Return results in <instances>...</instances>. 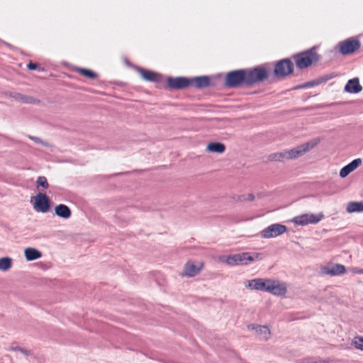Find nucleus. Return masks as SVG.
<instances>
[{
	"label": "nucleus",
	"instance_id": "4be33fe9",
	"mask_svg": "<svg viewBox=\"0 0 363 363\" xmlns=\"http://www.w3.org/2000/svg\"><path fill=\"white\" fill-rule=\"evenodd\" d=\"M219 259L221 262L225 263L230 266L238 265L237 254L227 256L223 255L220 257Z\"/></svg>",
	"mask_w": 363,
	"mask_h": 363
},
{
	"label": "nucleus",
	"instance_id": "39448f33",
	"mask_svg": "<svg viewBox=\"0 0 363 363\" xmlns=\"http://www.w3.org/2000/svg\"><path fill=\"white\" fill-rule=\"evenodd\" d=\"M361 47L360 41L357 37H350L340 41L335 49L342 56L354 54Z\"/></svg>",
	"mask_w": 363,
	"mask_h": 363
},
{
	"label": "nucleus",
	"instance_id": "2f4dec72",
	"mask_svg": "<svg viewBox=\"0 0 363 363\" xmlns=\"http://www.w3.org/2000/svg\"><path fill=\"white\" fill-rule=\"evenodd\" d=\"M27 68L29 69V70H36V69H39V70H43V68H40V66L38 63H36V62H30L28 65H27Z\"/></svg>",
	"mask_w": 363,
	"mask_h": 363
},
{
	"label": "nucleus",
	"instance_id": "393cba45",
	"mask_svg": "<svg viewBox=\"0 0 363 363\" xmlns=\"http://www.w3.org/2000/svg\"><path fill=\"white\" fill-rule=\"evenodd\" d=\"M12 259L9 257L0 258V270L6 271L11 267Z\"/></svg>",
	"mask_w": 363,
	"mask_h": 363
},
{
	"label": "nucleus",
	"instance_id": "aec40b11",
	"mask_svg": "<svg viewBox=\"0 0 363 363\" xmlns=\"http://www.w3.org/2000/svg\"><path fill=\"white\" fill-rule=\"evenodd\" d=\"M199 272V269L193 263L188 262L184 266V275L192 277Z\"/></svg>",
	"mask_w": 363,
	"mask_h": 363
},
{
	"label": "nucleus",
	"instance_id": "7ed1b4c3",
	"mask_svg": "<svg viewBox=\"0 0 363 363\" xmlns=\"http://www.w3.org/2000/svg\"><path fill=\"white\" fill-rule=\"evenodd\" d=\"M292 58L294 60L296 67L300 69L310 67L313 62H318L320 59L314 48L295 54L292 56Z\"/></svg>",
	"mask_w": 363,
	"mask_h": 363
},
{
	"label": "nucleus",
	"instance_id": "c756f323",
	"mask_svg": "<svg viewBox=\"0 0 363 363\" xmlns=\"http://www.w3.org/2000/svg\"><path fill=\"white\" fill-rule=\"evenodd\" d=\"M36 183L38 186H41L43 189H48L49 187L47 179L44 176L38 177Z\"/></svg>",
	"mask_w": 363,
	"mask_h": 363
},
{
	"label": "nucleus",
	"instance_id": "f3484780",
	"mask_svg": "<svg viewBox=\"0 0 363 363\" xmlns=\"http://www.w3.org/2000/svg\"><path fill=\"white\" fill-rule=\"evenodd\" d=\"M55 213L60 218L67 219L71 217L72 211L65 204H59L55 207Z\"/></svg>",
	"mask_w": 363,
	"mask_h": 363
},
{
	"label": "nucleus",
	"instance_id": "4c0bfd02",
	"mask_svg": "<svg viewBox=\"0 0 363 363\" xmlns=\"http://www.w3.org/2000/svg\"><path fill=\"white\" fill-rule=\"evenodd\" d=\"M317 363H329V360H327V359H319V360H317Z\"/></svg>",
	"mask_w": 363,
	"mask_h": 363
},
{
	"label": "nucleus",
	"instance_id": "9b49d317",
	"mask_svg": "<svg viewBox=\"0 0 363 363\" xmlns=\"http://www.w3.org/2000/svg\"><path fill=\"white\" fill-rule=\"evenodd\" d=\"M313 145H310V143H305L301 145L296 148L291 149L289 150L285 151L286 159H294L299 156H301L306 152H308L310 148L313 147Z\"/></svg>",
	"mask_w": 363,
	"mask_h": 363
},
{
	"label": "nucleus",
	"instance_id": "ddd939ff",
	"mask_svg": "<svg viewBox=\"0 0 363 363\" xmlns=\"http://www.w3.org/2000/svg\"><path fill=\"white\" fill-rule=\"evenodd\" d=\"M345 267L341 264H335L331 266L325 267L322 269V272L330 276H338L345 274Z\"/></svg>",
	"mask_w": 363,
	"mask_h": 363
},
{
	"label": "nucleus",
	"instance_id": "bb28decb",
	"mask_svg": "<svg viewBox=\"0 0 363 363\" xmlns=\"http://www.w3.org/2000/svg\"><path fill=\"white\" fill-rule=\"evenodd\" d=\"M77 72L89 79H96L98 76L96 72L86 68H77Z\"/></svg>",
	"mask_w": 363,
	"mask_h": 363
},
{
	"label": "nucleus",
	"instance_id": "6e6552de",
	"mask_svg": "<svg viewBox=\"0 0 363 363\" xmlns=\"http://www.w3.org/2000/svg\"><path fill=\"white\" fill-rule=\"evenodd\" d=\"M286 230L287 228L286 225L280 223H274L261 230L259 235L262 238L269 239L281 235Z\"/></svg>",
	"mask_w": 363,
	"mask_h": 363
},
{
	"label": "nucleus",
	"instance_id": "412c9836",
	"mask_svg": "<svg viewBox=\"0 0 363 363\" xmlns=\"http://www.w3.org/2000/svg\"><path fill=\"white\" fill-rule=\"evenodd\" d=\"M347 211L349 213L362 212L363 202L350 201L347 206Z\"/></svg>",
	"mask_w": 363,
	"mask_h": 363
},
{
	"label": "nucleus",
	"instance_id": "b1692460",
	"mask_svg": "<svg viewBox=\"0 0 363 363\" xmlns=\"http://www.w3.org/2000/svg\"><path fill=\"white\" fill-rule=\"evenodd\" d=\"M13 97H14L16 99L21 100L23 102L26 104H35L38 103L39 101L34 99L32 96H25L21 94L15 93L13 95H12Z\"/></svg>",
	"mask_w": 363,
	"mask_h": 363
},
{
	"label": "nucleus",
	"instance_id": "9d476101",
	"mask_svg": "<svg viewBox=\"0 0 363 363\" xmlns=\"http://www.w3.org/2000/svg\"><path fill=\"white\" fill-rule=\"evenodd\" d=\"M190 86L189 78L185 77L167 78V87L169 89L179 90Z\"/></svg>",
	"mask_w": 363,
	"mask_h": 363
},
{
	"label": "nucleus",
	"instance_id": "a211bd4d",
	"mask_svg": "<svg viewBox=\"0 0 363 363\" xmlns=\"http://www.w3.org/2000/svg\"><path fill=\"white\" fill-rule=\"evenodd\" d=\"M24 256L27 261H33L43 256L42 252L33 247H27L24 250Z\"/></svg>",
	"mask_w": 363,
	"mask_h": 363
},
{
	"label": "nucleus",
	"instance_id": "473e14b6",
	"mask_svg": "<svg viewBox=\"0 0 363 363\" xmlns=\"http://www.w3.org/2000/svg\"><path fill=\"white\" fill-rule=\"evenodd\" d=\"M30 138L32 140H33L35 143H40V144H41L42 145H43L45 147H49L50 146L48 143L43 141L40 138H38V137H35V136H30Z\"/></svg>",
	"mask_w": 363,
	"mask_h": 363
},
{
	"label": "nucleus",
	"instance_id": "2eb2a0df",
	"mask_svg": "<svg viewBox=\"0 0 363 363\" xmlns=\"http://www.w3.org/2000/svg\"><path fill=\"white\" fill-rule=\"evenodd\" d=\"M362 90V87L357 77L349 79L344 87V91L350 94H358Z\"/></svg>",
	"mask_w": 363,
	"mask_h": 363
},
{
	"label": "nucleus",
	"instance_id": "72a5a7b5",
	"mask_svg": "<svg viewBox=\"0 0 363 363\" xmlns=\"http://www.w3.org/2000/svg\"><path fill=\"white\" fill-rule=\"evenodd\" d=\"M10 350L21 352V353H23V354H25L26 356H28L30 354L29 351H28L27 350H26L24 348L20 347H11Z\"/></svg>",
	"mask_w": 363,
	"mask_h": 363
},
{
	"label": "nucleus",
	"instance_id": "7c9ffc66",
	"mask_svg": "<svg viewBox=\"0 0 363 363\" xmlns=\"http://www.w3.org/2000/svg\"><path fill=\"white\" fill-rule=\"evenodd\" d=\"M251 259L250 260V263L255 262L256 260H262L264 257V255L263 253L259 252H250Z\"/></svg>",
	"mask_w": 363,
	"mask_h": 363
},
{
	"label": "nucleus",
	"instance_id": "6ab92c4d",
	"mask_svg": "<svg viewBox=\"0 0 363 363\" xmlns=\"http://www.w3.org/2000/svg\"><path fill=\"white\" fill-rule=\"evenodd\" d=\"M206 150L210 152L220 154L225 150V146L222 143L213 142L208 144Z\"/></svg>",
	"mask_w": 363,
	"mask_h": 363
},
{
	"label": "nucleus",
	"instance_id": "0eeeda50",
	"mask_svg": "<svg viewBox=\"0 0 363 363\" xmlns=\"http://www.w3.org/2000/svg\"><path fill=\"white\" fill-rule=\"evenodd\" d=\"M324 217L322 213L318 214L305 213L297 216L292 219V222L296 225H306L308 224H316Z\"/></svg>",
	"mask_w": 363,
	"mask_h": 363
},
{
	"label": "nucleus",
	"instance_id": "f8f14e48",
	"mask_svg": "<svg viewBox=\"0 0 363 363\" xmlns=\"http://www.w3.org/2000/svg\"><path fill=\"white\" fill-rule=\"evenodd\" d=\"M137 70L140 74L143 79L147 82H160L162 81V75L160 74L140 67H137Z\"/></svg>",
	"mask_w": 363,
	"mask_h": 363
},
{
	"label": "nucleus",
	"instance_id": "20e7f679",
	"mask_svg": "<svg viewBox=\"0 0 363 363\" xmlns=\"http://www.w3.org/2000/svg\"><path fill=\"white\" fill-rule=\"evenodd\" d=\"M247 87L262 82L269 77L268 70L262 65L245 69Z\"/></svg>",
	"mask_w": 363,
	"mask_h": 363
},
{
	"label": "nucleus",
	"instance_id": "f257e3e1",
	"mask_svg": "<svg viewBox=\"0 0 363 363\" xmlns=\"http://www.w3.org/2000/svg\"><path fill=\"white\" fill-rule=\"evenodd\" d=\"M245 287L250 290L268 292L277 296H283L286 293V285L284 282L272 279L257 278L248 280Z\"/></svg>",
	"mask_w": 363,
	"mask_h": 363
},
{
	"label": "nucleus",
	"instance_id": "e433bc0d",
	"mask_svg": "<svg viewBox=\"0 0 363 363\" xmlns=\"http://www.w3.org/2000/svg\"><path fill=\"white\" fill-rule=\"evenodd\" d=\"M316 82V79L315 80H313L311 82H308L307 83H306L303 87H311V86H317L318 84H315Z\"/></svg>",
	"mask_w": 363,
	"mask_h": 363
},
{
	"label": "nucleus",
	"instance_id": "c9c22d12",
	"mask_svg": "<svg viewBox=\"0 0 363 363\" xmlns=\"http://www.w3.org/2000/svg\"><path fill=\"white\" fill-rule=\"evenodd\" d=\"M329 79H330V77L328 76L321 77L318 79H316V82L315 84H320L323 82H327Z\"/></svg>",
	"mask_w": 363,
	"mask_h": 363
},
{
	"label": "nucleus",
	"instance_id": "cd10ccee",
	"mask_svg": "<svg viewBox=\"0 0 363 363\" xmlns=\"http://www.w3.org/2000/svg\"><path fill=\"white\" fill-rule=\"evenodd\" d=\"M268 159L270 161L282 162L284 160H286V155H285V151L280 152L272 153V154L269 155Z\"/></svg>",
	"mask_w": 363,
	"mask_h": 363
},
{
	"label": "nucleus",
	"instance_id": "f704fd0d",
	"mask_svg": "<svg viewBox=\"0 0 363 363\" xmlns=\"http://www.w3.org/2000/svg\"><path fill=\"white\" fill-rule=\"evenodd\" d=\"M240 201H243V200H246V201H252L255 199V195L252 194H249L246 196H240Z\"/></svg>",
	"mask_w": 363,
	"mask_h": 363
},
{
	"label": "nucleus",
	"instance_id": "c85d7f7f",
	"mask_svg": "<svg viewBox=\"0 0 363 363\" xmlns=\"http://www.w3.org/2000/svg\"><path fill=\"white\" fill-rule=\"evenodd\" d=\"M352 345H354V347L356 349L363 351V337H362L357 336V337H354V339L352 340Z\"/></svg>",
	"mask_w": 363,
	"mask_h": 363
},
{
	"label": "nucleus",
	"instance_id": "a878e982",
	"mask_svg": "<svg viewBox=\"0 0 363 363\" xmlns=\"http://www.w3.org/2000/svg\"><path fill=\"white\" fill-rule=\"evenodd\" d=\"M257 333L260 336L261 339L267 340L270 336L269 329L267 326H258Z\"/></svg>",
	"mask_w": 363,
	"mask_h": 363
},
{
	"label": "nucleus",
	"instance_id": "1a4fd4ad",
	"mask_svg": "<svg viewBox=\"0 0 363 363\" xmlns=\"http://www.w3.org/2000/svg\"><path fill=\"white\" fill-rule=\"evenodd\" d=\"M35 202L33 208L37 212L47 213L50 208V201L49 197L44 193H38L34 197Z\"/></svg>",
	"mask_w": 363,
	"mask_h": 363
},
{
	"label": "nucleus",
	"instance_id": "4468645a",
	"mask_svg": "<svg viewBox=\"0 0 363 363\" xmlns=\"http://www.w3.org/2000/svg\"><path fill=\"white\" fill-rule=\"evenodd\" d=\"M190 86L197 89H203L211 85L210 78L208 76H199L189 78Z\"/></svg>",
	"mask_w": 363,
	"mask_h": 363
},
{
	"label": "nucleus",
	"instance_id": "f03ea898",
	"mask_svg": "<svg viewBox=\"0 0 363 363\" xmlns=\"http://www.w3.org/2000/svg\"><path fill=\"white\" fill-rule=\"evenodd\" d=\"M225 86L230 89L247 87L245 69H240L228 72L225 77Z\"/></svg>",
	"mask_w": 363,
	"mask_h": 363
},
{
	"label": "nucleus",
	"instance_id": "5701e85b",
	"mask_svg": "<svg viewBox=\"0 0 363 363\" xmlns=\"http://www.w3.org/2000/svg\"><path fill=\"white\" fill-rule=\"evenodd\" d=\"M238 265H247L250 263L251 259L250 252H242L237 254Z\"/></svg>",
	"mask_w": 363,
	"mask_h": 363
},
{
	"label": "nucleus",
	"instance_id": "dca6fc26",
	"mask_svg": "<svg viewBox=\"0 0 363 363\" xmlns=\"http://www.w3.org/2000/svg\"><path fill=\"white\" fill-rule=\"evenodd\" d=\"M362 164V160L360 158L354 159L348 164L343 167L340 171V177L345 178L349 175L352 172L355 170L358 167Z\"/></svg>",
	"mask_w": 363,
	"mask_h": 363
},
{
	"label": "nucleus",
	"instance_id": "423d86ee",
	"mask_svg": "<svg viewBox=\"0 0 363 363\" xmlns=\"http://www.w3.org/2000/svg\"><path fill=\"white\" fill-rule=\"evenodd\" d=\"M294 72V64L289 58L280 60L274 64L273 74L278 79H284Z\"/></svg>",
	"mask_w": 363,
	"mask_h": 363
}]
</instances>
